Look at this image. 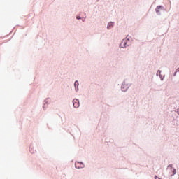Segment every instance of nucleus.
Listing matches in <instances>:
<instances>
[{
  "label": "nucleus",
  "mask_w": 179,
  "mask_h": 179,
  "mask_svg": "<svg viewBox=\"0 0 179 179\" xmlns=\"http://www.w3.org/2000/svg\"><path fill=\"white\" fill-rule=\"evenodd\" d=\"M176 71V72H179V67Z\"/></svg>",
  "instance_id": "17"
},
{
  "label": "nucleus",
  "mask_w": 179,
  "mask_h": 179,
  "mask_svg": "<svg viewBox=\"0 0 179 179\" xmlns=\"http://www.w3.org/2000/svg\"><path fill=\"white\" fill-rule=\"evenodd\" d=\"M74 87L76 93L79 92V81L76 80L74 83Z\"/></svg>",
  "instance_id": "5"
},
{
  "label": "nucleus",
  "mask_w": 179,
  "mask_h": 179,
  "mask_svg": "<svg viewBox=\"0 0 179 179\" xmlns=\"http://www.w3.org/2000/svg\"><path fill=\"white\" fill-rule=\"evenodd\" d=\"M170 171L171 173H172V174H171V177H173V176H176V174H177V170L175 168L171 167Z\"/></svg>",
  "instance_id": "7"
},
{
  "label": "nucleus",
  "mask_w": 179,
  "mask_h": 179,
  "mask_svg": "<svg viewBox=\"0 0 179 179\" xmlns=\"http://www.w3.org/2000/svg\"><path fill=\"white\" fill-rule=\"evenodd\" d=\"M120 48H125L127 47V40L123 39L122 43L120 44Z\"/></svg>",
  "instance_id": "6"
},
{
  "label": "nucleus",
  "mask_w": 179,
  "mask_h": 179,
  "mask_svg": "<svg viewBox=\"0 0 179 179\" xmlns=\"http://www.w3.org/2000/svg\"><path fill=\"white\" fill-rule=\"evenodd\" d=\"M45 104H48V98H47L44 101V103H43V110H45Z\"/></svg>",
  "instance_id": "10"
},
{
  "label": "nucleus",
  "mask_w": 179,
  "mask_h": 179,
  "mask_svg": "<svg viewBox=\"0 0 179 179\" xmlns=\"http://www.w3.org/2000/svg\"><path fill=\"white\" fill-rule=\"evenodd\" d=\"M29 152L30 153H36V150H34V148H33V146L30 145L29 146Z\"/></svg>",
  "instance_id": "9"
},
{
  "label": "nucleus",
  "mask_w": 179,
  "mask_h": 179,
  "mask_svg": "<svg viewBox=\"0 0 179 179\" xmlns=\"http://www.w3.org/2000/svg\"><path fill=\"white\" fill-rule=\"evenodd\" d=\"M111 27H114V22H110L108 24L107 29L108 30H110Z\"/></svg>",
  "instance_id": "8"
},
{
  "label": "nucleus",
  "mask_w": 179,
  "mask_h": 179,
  "mask_svg": "<svg viewBox=\"0 0 179 179\" xmlns=\"http://www.w3.org/2000/svg\"><path fill=\"white\" fill-rule=\"evenodd\" d=\"M177 75V71L176 70V71L173 73V76H176Z\"/></svg>",
  "instance_id": "15"
},
{
  "label": "nucleus",
  "mask_w": 179,
  "mask_h": 179,
  "mask_svg": "<svg viewBox=\"0 0 179 179\" xmlns=\"http://www.w3.org/2000/svg\"><path fill=\"white\" fill-rule=\"evenodd\" d=\"M169 167H170L171 169V167H173V164H170L168 165L167 168L169 169Z\"/></svg>",
  "instance_id": "14"
},
{
  "label": "nucleus",
  "mask_w": 179,
  "mask_h": 179,
  "mask_svg": "<svg viewBox=\"0 0 179 179\" xmlns=\"http://www.w3.org/2000/svg\"><path fill=\"white\" fill-rule=\"evenodd\" d=\"M84 167H85V164H83V162H75L76 169H84Z\"/></svg>",
  "instance_id": "4"
},
{
  "label": "nucleus",
  "mask_w": 179,
  "mask_h": 179,
  "mask_svg": "<svg viewBox=\"0 0 179 179\" xmlns=\"http://www.w3.org/2000/svg\"><path fill=\"white\" fill-rule=\"evenodd\" d=\"M159 76L161 80H163L164 79V77H163V76H162V74H159Z\"/></svg>",
  "instance_id": "12"
},
{
  "label": "nucleus",
  "mask_w": 179,
  "mask_h": 179,
  "mask_svg": "<svg viewBox=\"0 0 179 179\" xmlns=\"http://www.w3.org/2000/svg\"><path fill=\"white\" fill-rule=\"evenodd\" d=\"M131 85L132 84L127 83V80H124L123 82L122 83V85L120 87L121 91L123 92L124 93H127V92H128V89H129V87H131Z\"/></svg>",
  "instance_id": "1"
},
{
  "label": "nucleus",
  "mask_w": 179,
  "mask_h": 179,
  "mask_svg": "<svg viewBox=\"0 0 179 179\" xmlns=\"http://www.w3.org/2000/svg\"><path fill=\"white\" fill-rule=\"evenodd\" d=\"M160 10H166V8H164V6H157L155 8V12L157 13V15H162V13H160Z\"/></svg>",
  "instance_id": "2"
},
{
  "label": "nucleus",
  "mask_w": 179,
  "mask_h": 179,
  "mask_svg": "<svg viewBox=\"0 0 179 179\" xmlns=\"http://www.w3.org/2000/svg\"><path fill=\"white\" fill-rule=\"evenodd\" d=\"M159 179H162V178H159Z\"/></svg>",
  "instance_id": "18"
},
{
  "label": "nucleus",
  "mask_w": 179,
  "mask_h": 179,
  "mask_svg": "<svg viewBox=\"0 0 179 179\" xmlns=\"http://www.w3.org/2000/svg\"><path fill=\"white\" fill-rule=\"evenodd\" d=\"M159 178H159V176H155V179H159Z\"/></svg>",
  "instance_id": "16"
},
{
  "label": "nucleus",
  "mask_w": 179,
  "mask_h": 179,
  "mask_svg": "<svg viewBox=\"0 0 179 179\" xmlns=\"http://www.w3.org/2000/svg\"><path fill=\"white\" fill-rule=\"evenodd\" d=\"M73 106L74 108H79V107L80 106V102H79V99H74L73 100Z\"/></svg>",
  "instance_id": "3"
},
{
  "label": "nucleus",
  "mask_w": 179,
  "mask_h": 179,
  "mask_svg": "<svg viewBox=\"0 0 179 179\" xmlns=\"http://www.w3.org/2000/svg\"><path fill=\"white\" fill-rule=\"evenodd\" d=\"M76 19H77V20H80V19H82V17L78 15L76 17Z\"/></svg>",
  "instance_id": "13"
},
{
  "label": "nucleus",
  "mask_w": 179,
  "mask_h": 179,
  "mask_svg": "<svg viewBox=\"0 0 179 179\" xmlns=\"http://www.w3.org/2000/svg\"><path fill=\"white\" fill-rule=\"evenodd\" d=\"M162 73V71L161 70H158L157 71V76H158L159 75H160Z\"/></svg>",
  "instance_id": "11"
}]
</instances>
